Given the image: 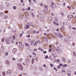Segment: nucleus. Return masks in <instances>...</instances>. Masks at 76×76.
Here are the masks:
<instances>
[{"instance_id": "nucleus-1", "label": "nucleus", "mask_w": 76, "mask_h": 76, "mask_svg": "<svg viewBox=\"0 0 76 76\" xmlns=\"http://www.w3.org/2000/svg\"><path fill=\"white\" fill-rule=\"evenodd\" d=\"M50 6L53 9H54L56 7V5L55 3H53V2H51L50 4Z\"/></svg>"}, {"instance_id": "nucleus-2", "label": "nucleus", "mask_w": 76, "mask_h": 76, "mask_svg": "<svg viewBox=\"0 0 76 76\" xmlns=\"http://www.w3.org/2000/svg\"><path fill=\"white\" fill-rule=\"evenodd\" d=\"M17 67L20 70H23V66L22 64H17Z\"/></svg>"}, {"instance_id": "nucleus-3", "label": "nucleus", "mask_w": 76, "mask_h": 76, "mask_svg": "<svg viewBox=\"0 0 76 76\" xmlns=\"http://www.w3.org/2000/svg\"><path fill=\"white\" fill-rule=\"evenodd\" d=\"M17 67L20 70H23V66L22 64H17Z\"/></svg>"}, {"instance_id": "nucleus-4", "label": "nucleus", "mask_w": 76, "mask_h": 76, "mask_svg": "<svg viewBox=\"0 0 76 76\" xmlns=\"http://www.w3.org/2000/svg\"><path fill=\"white\" fill-rule=\"evenodd\" d=\"M12 40V39L10 38V37H9V39H7L6 40V43L7 44H10V41Z\"/></svg>"}, {"instance_id": "nucleus-5", "label": "nucleus", "mask_w": 76, "mask_h": 76, "mask_svg": "<svg viewBox=\"0 0 76 76\" xmlns=\"http://www.w3.org/2000/svg\"><path fill=\"white\" fill-rule=\"evenodd\" d=\"M73 18V16L71 15H69L67 16V18L69 20H70Z\"/></svg>"}, {"instance_id": "nucleus-6", "label": "nucleus", "mask_w": 76, "mask_h": 76, "mask_svg": "<svg viewBox=\"0 0 76 76\" xmlns=\"http://www.w3.org/2000/svg\"><path fill=\"white\" fill-rule=\"evenodd\" d=\"M44 7H45V10H44V12H46L48 11V8H47V6H46V5H44Z\"/></svg>"}, {"instance_id": "nucleus-7", "label": "nucleus", "mask_w": 76, "mask_h": 76, "mask_svg": "<svg viewBox=\"0 0 76 76\" xmlns=\"http://www.w3.org/2000/svg\"><path fill=\"white\" fill-rule=\"evenodd\" d=\"M23 28V27H22V24H19V29H22Z\"/></svg>"}, {"instance_id": "nucleus-8", "label": "nucleus", "mask_w": 76, "mask_h": 76, "mask_svg": "<svg viewBox=\"0 0 76 76\" xmlns=\"http://www.w3.org/2000/svg\"><path fill=\"white\" fill-rule=\"evenodd\" d=\"M53 23H54V25H56L57 26H58V25H59V24L58 23H56L54 21H53Z\"/></svg>"}, {"instance_id": "nucleus-9", "label": "nucleus", "mask_w": 76, "mask_h": 76, "mask_svg": "<svg viewBox=\"0 0 76 76\" xmlns=\"http://www.w3.org/2000/svg\"><path fill=\"white\" fill-rule=\"evenodd\" d=\"M10 39H11V40L10 41L11 42V44H13V43H14L15 42V40H14V39H13L12 38H11L10 37Z\"/></svg>"}, {"instance_id": "nucleus-10", "label": "nucleus", "mask_w": 76, "mask_h": 76, "mask_svg": "<svg viewBox=\"0 0 76 76\" xmlns=\"http://www.w3.org/2000/svg\"><path fill=\"white\" fill-rule=\"evenodd\" d=\"M7 73L8 75H10V74H12V72H11V71L10 70H8L7 72Z\"/></svg>"}, {"instance_id": "nucleus-11", "label": "nucleus", "mask_w": 76, "mask_h": 76, "mask_svg": "<svg viewBox=\"0 0 76 76\" xmlns=\"http://www.w3.org/2000/svg\"><path fill=\"white\" fill-rule=\"evenodd\" d=\"M67 24H68V23H67V22H63V25L64 26H66V25H67Z\"/></svg>"}, {"instance_id": "nucleus-12", "label": "nucleus", "mask_w": 76, "mask_h": 76, "mask_svg": "<svg viewBox=\"0 0 76 76\" xmlns=\"http://www.w3.org/2000/svg\"><path fill=\"white\" fill-rule=\"evenodd\" d=\"M58 36L59 38H62V37H63V36H62V35H61L60 33L58 34Z\"/></svg>"}, {"instance_id": "nucleus-13", "label": "nucleus", "mask_w": 76, "mask_h": 76, "mask_svg": "<svg viewBox=\"0 0 76 76\" xmlns=\"http://www.w3.org/2000/svg\"><path fill=\"white\" fill-rule=\"evenodd\" d=\"M4 14L3 12H1L0 14V16H4Z\"/></svg>"}, {"instance_id": "nucleus-14", "label": "nucleus", "mask_w": 76, "mask_h": 76, "mask_svg": "<svg viewBox=\"0 0 76 76\" xmlns=\"http://www.w3.org/2000/svg\"><path fill=\"white\" fill-rule=\"evenodd\" d=\"M49 35H50L49 34H47V37H45L44 38V39H47V37H49V36H48Z\"/></svg>"}, {"instance_id": "nucleus-15", "label": "nucleus", "mask_w": 76, "mask_h": 76, "mask_svg": "<svg viewBox=\"0 0 76 76\" xmlns=\"http://www.w3.org/2000/svg\"><path fill=\"white\" fill-rule=\"evenodd\" d=\"M24 47V45L22 44H20L19 45V47H20V48H23Z\"/></svg>"}, {"instance_id": "nucleus-16", "label": "nucleus", "mask_w": 76, "mask_h": 76, "mask_svg": "<svg viewBox=\"0 0 76 76\" xmlns=\"http://www.w3.org/2000/svg\"><path fill=\"white\" fill-rule=\"evenodd\" d=\"M54 20L56 22H58V18H57V17H55V18Z\"/></svg>"}, {"instance_id": "nucleus-17", "label": "nucleus", "mask_w": 76, "mask_h": 76, "mask_svg": "<svg viewBox=\"0 0 76 76\" xmlns=\"http://www.w3.org/2000/svg\"><path fill=\"white\" fill-rule=\"evenodd\" d=\"M38 42L37 41L36 42L34 43V46H37V45H38Z\"/></svg>"}, {"instance_id": "nucleus-18", "label": "nucleus", "mask_w": 76, "mask_h": 76, "mask_svg": "<svg viewBox=\"0 0 76 76\" xmlns=\"http://www.w3.org/2000/svg\"><path fill=\"white\" fill-rule=\"evenodd\" d=\"M69 42H70V40L68 39H66V40L65 41V42H66V43H69Z\"/></svg>"}, {"instance_id": "nucleus-19", "label": "nucleus", "mask_w": 76, "mask_h": 76, "mask_svg": "<svg viewBox=\"0 0 76 76\" xmlns=\"http://www.w3.org/2000/svg\"><path fill=\"white\" fill-rule=\"evenodd\" d=\"M6 5L7 6V7H9L10 6V4H9V3H7V2H6Z\"/></svg>"}, {"instance_id": "nucleus-20", "label": "nucleus", "mask_w": 76, "mask_h": 76, "mask_svg": "<svg viewBox=\"0 0 76 76\" xmlns=\"http://www.w3.org/2000/svg\"><path fill=\"white\" fill-rule=\"evenodd\" d=\"M48 19L50 21L52 20V17H50L48 18Z\"/></svg>"}, {"instance_id": "nucleus-21", "label": "nucleus", "mask_w": 76, "mask_h": 76, "mask_svg": "<svg viewBox=\"0 0 76 76\" xmlns=\"http://www.w3.org/2000/svg\"><path fill=\"white\" fill-rule=\"evenodd\" d=\"M6 63L8 65H9V64H10V62H9V61L8 60H7Z\"/></svg>"}, {"instance_id": "nucleus-22", "label": "nucleus", "mask_w": 76, "mask_h": 76, "mask_svg": "<svg viewBox=\"0 0 76 76\" xmlns=\"http://www.w3.org/2000/svg\"><path fill=\"white\" fill-rule=\"evenodd\" d=\"M51 53L52 54H53V55H55V54H56V52L54 51H53L51 52Z\"/></svg>"}, {"instance_id": "nucleus-23", "label": "nucleus", "mask_w": 76, "mask_h": 76, "mask_svg": "<svg viewBox=\"0 0 76 76\" xmlns=\"http://www.w3.org/2000/svg\"><path fill=\"white\" fill-rule=\"evenodd\" d=\"M67 65L66 64H64L63 65V67L64 68V67H67Z\"/></svg>"}, {"instance_id": "nucleus-24", "label": "nucleus", "mask_w": 76, "mask_h": 76, "mask_svg": "<svg viewBox=\"0 0 76 76\" xmlns=\"http://www.w3.org/2000/svg\"><path fill=\"white\" fill-rule=\"evenodd\" d=\"M5 55L6 56H7L9 55V53H8V52H6L5 53Z\"/></svg>"}, {"instance_id": "nucleus-25", "label": "nucleus", "mask_w": 76, "mask_h": 76, "mask_svg": "<svg viewBox=\"0 0 76 76\" xmlns=\"http://www.w3.org/2000/svg\"><path fill=\"white\" fill-rule=\"evenodd\" d=\"M12 38L14 40H15V39H16V37H15V35H13V37H12Z\"/></svg>"}, {"instance_id": "nucleus-26", "label": "nucleus", "mask_w": 76, "mask_h": 76, "mask_svg": "<svg viewBox=\"0 0 76 76\" xmlns=\"http://www.w3.org/2000/svg\"><path fill=\"white\" fill-rule=\"evenodd\" d=\"M40 20L42 22H43V21L44 20V19H43V18H40Z\"/></svg>"}, {"instance_id": "nucleus-27", "label": "nucleus", "mask_w": 76, "mask_h": 76, "mask_svg": "<svg viewBox=\"0 0 76 76\" xmlns=\"http://www.w3.org/2000/svg\"><path fill=\"white\" fill-rule=\"evenodd\" d=\"M59 50H60V48L58 47H57L56 49V51H58Z\"/></svg>"}, {"instance_id": "nucleus-28", "label": "nucleus", "mask_w": 76, "mask_h": 76, "mask_svg": "<svg viewBox=\"0 0 76 76\" xmlns=\"http://www.w3.org/2000/svg\"><path fill=\"white\" fill-rule=\"evenodd\" d=\"M38 49H39V50H40L41 51H44V50L41 48H39Z\"/></svg>"}, {"instance_id": "nucleus-29", "label": "nucleus", "mask_w": 76, "mask_h": 76, "mask_svg": "<svg viewBox=\"0 0 76 76\" xmlns=\"http://www.w3.org/2000/svg\"><path fill=\"white\" fill-rule=\"evenodd\" d=\"M62 60L63 61H66V58H65L64 57H63L62 58Z\"/></svg>"}, {"instance_id": "nucleus-30", "label": "nucleus", "mask_w": 76, "mask_h": 76, "mask_svg": "<svg viewBox=\"0 0 76 76\" xmlns=\"http://www.w3.org/2000/svg\"><path fill=\"white\" fill-rule=\"evenodd\" d=\"M17 51V50L15 49H14L13 50V52L14 53H16Z\"/></svg>"}, {"instance_id": "nucleus-31", "label": "nucleus", "mask_w": 76, "mask_h": 76, "mask_svg": "<svg viewBox=\"0 0 76 76\" xmlns=\"http://www.w3.org/2000/svg\"><path fill=\"white\" fill-rule=\"evenodd\" d=\"M4 38H3L1 40V42H4Z\"/></svg>"}, {"instance_id": "nucleus-32", "label": "nucleus", "mask_w": 76, "mask_h": 76, "mask_svg": "<svg viewBox=\"0 0 76 76\" xmlns=\"http://www.w3.org/2000/svg\"><path fill=\"white\" fill-rule=\"evenodd\" d=\"M25 45L27 47H29V45L28 44V43H26L25 44Z\"/></svg>"}, {"instance_id": "nucleus-33", "label": "nucleus", "mask_w": 76, "mask_h": 76, "mask_svg": "<svg viewBox=\"0 0 76 76\" xmlns=\"http://www.w3.org/2000/svg\"><path fill=\"white\" fill-rule=\"evenodd\" d=\"M2 74H3V76H4L6 75V73H5V72H2Z\"/></svg>"}, {"instance_id": "nucleus-34", "label": "nucleus", "mask_w": 76, "mask_h": 76, "mask_svg": "<svg viewBox=\"0 0 76 76\" xmlns=\"http://www.w3.org/2000/svg\"><path fill=\"white\" fill-rule=\"evenodd\" d=\"M31 62L32 63V64H34V59H32Z\"/></svg>"}, {"instance_id": "nucleus-35", "label": "nucleus", "mask_w": 76, "mask_h": 76, "mask_svg": "<svg viewBox=\"0 0 76 76\" xmlns=\"http://www.w3.org/2000/svg\"><path fill=\"white\" fill-rule=\"evenodd\" d=\"M4 18L5 19H7L8 16L7 15H5L4 16Z\"/></svg>"}, {"instance_id": "nucleus-36", "label": "nucleus", "mask_w": 76, "mask_h": 76, "mask_svg": "<svg viewBox=\"0 0 76 76\" xmlns=\"http://www.w3.org/2000/svg\"><path fill=\"white\" fill-rule=\"evenodd\" d=\"M22 61H23V58H21L19 60V61L20 62Z\"/></svg>"}, {"instance_id": "nucleus-37", "label": "nucleus", "mask_w": 76, "mask_h": 76, "mask_svg": "<svg viewBox=\"0 0 76 76\" xmlns=\"http://www.w3.org/2000/svg\"><path fill=\"white\" fill-rule=\"evenodd\" d=\"M34 41L33 40H31V44H33V43H34Z\"/></svg>"}, {"instance_id": "nucleus-38", "label": "nucleus", "mask_w": 76, "mask_h": 76, "mask_svg": "<svg viewBox=\"0 0 76 76\" xmlns=\"http://www.w3.org/2000/svg\"><path fill=\"white\" fill-rule=\"evenodd\" d=\"M13 9L14 10H15V9H16V7L15 6L13 7Z\"/></svg>"}, {"instance_id": "nucleus-39", "label": "nucleus", "mask_w": 76, "mask_h": 76, "mask_svg": "<svg viewBox=\"0 0 76 76\" xmlns=\"http://www.w3.org/2000/svg\"><path fill=\"white\" fill-rule=\"evenodd\" d=\"M31 15H32V16L33 17H35V16H34V13H33V12H32V13H31Z\"/></svg>"}, {"instance_id": "nucleus-40", "label": "nucleus", "mask_w": 76, "mask_h": 76, "mask_svg": "<svg viewBox=\"0 0 76 76\" xmlns=\"http://www.w3.org/2000/svg\"><path fill=\"white\" fill-rule=\"evenodd\" d=\"M26 29H28V28H29V25H26Z\"/></svg>"}, {"instance_id": "nucleus-41", "label": "nucleus", "mask_w": 76, "mask_h": 76, "mask_svg": "<svg viewBox=\"0 0 76 76\" xmlns=\"http://www.w3.org/2000/svg\"><path fill=\"white\" fill-rule=\"evenodd\" d=\"M73 54L74 56H76V53H75V52H73Z\"/></svg>"}, {"instance_id": "nucleus-42", "label": "nucleus", "mask_w": 76, "mask_h": 76, "mask_svg": "<svg viewBox=\"0 0 76 76\" xmlns=\"http://www.w3.org/2000/svg\"><path fill=\"white\" fill-rule=\"evenodd\" d=\"M56 61H57V62H60V60L59 59H57Z\"/></svg>"}, {"instance_id": "nucleus-43", "label": "nucleus", "mask_w": 76, "mask_h": 76, "mask_svg": "<svg viewBox=\"0 0 76 76\" xmlns=\"http://www.w3.org/2000/svg\"><path fill=\"white\" fill-rule=\"evenodd\" d=\"M72 29H73V30H76V28H75V27H72Z\"/></svg>"}, {"instance_id": "nucleus-44", "label": "nucleus", "mask_w": 76, "mask_h": 76, "mask_svg": "<svg viewBox=\"0 0 76 76\" xmlns=\"http://www.w3.org/2000/svg\"><path fill=\"white\" fill-rule=\"evenodd\" d=\"M59 66H61V67H62V66H63V64L61 63H60L59 64Z\"/></svg>"}, {"instance_id": "nucleus-45", "label": "nucleus", "mask_w": 76, "mask_h": 76, "mask_svg": "<svg viewBox=\"0 0 76 76\" xmlns=\"http://www.w3.org/2000/svg\"><path fill=\"white\" fill-rule=\"evenodd\" d=\"M27 10H31V8H30L29 7H28Z\"/></svg>"}, {"instance_id": "nucleus-46", "label": "nucleus", "mask_w": 76, "mask_h": 76, "mask_svg": "<svg viewBox=\"0 0 76 76\" xmlns=\"http://www.w3.org/2000/svg\"><path fill=\"white\" fill-rule=\"evenodd\" d=\"M20 19H22V18H23V16L22 15H20Z\"/></svg>"}, {"instance_id": "nucleus-47", "label": "nucleus", "mask_w": 76, "mask_h": 76, "mask_svg": "<svg viewBox=\"0 0 76 76\" xmlns=\"http://www.w3.org/2000/svg\"><path fill=\"white\" fill-rule=\"evenodd\" d=\"M61 14L63 16H64V14L63 13V12H61Z\"/></svg>"}, {"instance_id": "nucleus-48", "label": "nucleus", "mask_w": 76, "mask_h": 76, "mask_svg": "<svg viewBox=\"0 0 76 76\" xmlns=\"http://www.w3.org/2000/svg\"><path fill=\"white\" fill-rule=\"evenodd\" d=\"M33 51H37V49H33Z\"/></svg>"}, {"instance_id": "nucleus-49", "label": "nucleus", "mask_w": 76, "mask_h": 76, "mask_svg": "<svg viewBox=\"0 0 76 76\" xmlns=\"http://www.w3.org/2000/svg\"><path fill=\"white\" fill-rule=\"evenodd\" d=\"M67 7H68V9H69V10L71 9V7H70V6H68Z\"/></svg>"}, {"instance_id": "nucleus-50", "label": "nucleus", "mask_w": 76, "mask_h": 76, "mask_svg": "<svg viewBox=\"0 0 76 76\" xmlns=\"http://www.w3.org/2000/svg\"><path fill=\"white\" fill-rule=\"evenodd\" d=\"M64 26H62L61 27V29H62V30H64Z\"/></svg>"}, {"instance_id": "nucleus-51", "label": "nucleus", "mask_w": 76, "mask_h": 76, "mask_svg": "<svg viewBox=\"0 0 76 76\" xmlns=\"http://www.w3.org/2000/svg\"><path fill=\"white\" fill-rule=\"evenodd\" d=\"M31 37V36L30 35H28L26 36V37H27L28 38H29Z\"/></svg>"}, {"instance_id": "nucleus-52", "label": "nucleus", "mask_w": 76, "mask_h": 76, "mask_svg": "<svg viewBox=\"0 0 76 76\" xmlns=\"http://www.w3.org/2000/svg\"><path fill=\"white\" fill-rule=\"evenodd\" d=\"M8 12L7 11H5L4 12L5 13H8Z\"/></svg>"}, {"instance_id": "nucleus-53", "label": "nucleus", "mask_w": 76, "mask_h": 76, "mask_svg": "<svg viewBox=\"0 0 76 76\" xmlns=\"http://www.w3.org/2000/svg\"><path fill=\"white\" fill-rule=\"evenodd\" d=\"M57 67L58 69H60V66L58 65V66Z\"/></svg>"}, {"instance_id": "nucleus-54", "label": "nucleus", "mask_w": 76, "mask_h": 76, "mask_svg": "<svg viewBox=\"0 0 76 76\" xmlns=\"http://www.w3.org/2000/svg\"><path fill=\"white\" fill-rule=\"evenodd\" d=\"M43 53L44 54H46V53H47V51H44L43 52Z\"/></svg>"}, {"instance_id": "nucleus-55", "label": "nucleus", "mask_w": 76, "mask_h": 76, "mask_svg": "<svg viewBox=\"0 0 76 76\" xmlns=\"http://www.w3.org/2000/svg\"><path fill=\"white\" fill-rule=\"evenodd\" d=\"M45 58H46V59H47V58H48V56H46L45 57Z\"/></svg>"}, {"instance_id": "nucleus-56", "label": "nucleus", "mask_w": 76, "mask_h": 76, "mask_svg": "<svg viewBox=\"0 0 76 76\" xmlns=\"http://www.w3.org/2000/svg\"><path fill=\"white\" fill-rule=\"evenodd\" d=\"M66 72V71H65L64 70L62 71V73H64V72Z\"/></svg>"}, {"instance_id": "nucleus-57", "label": "nucleus", "mask_w": 76, "mask_h": 76, "mask_svg": "<svg viewBox=\"0 0 76 76\" xmlns=\"http://www.w3.org/2000/svg\"><path fill=\"white\" fill-rule=\"evenodd\" d=\"M52 51V50L50 49L49 50V52H51Z\"/></svg>"}, {"instance_id": "nucleus-58", "label": "nucleus", "mask_w": 76, "mask_h": 76, "mask_svg": "<svg viewBox=\"0 0 76 76\" xmlns=\"http://www.w3.org/2000/svg\"><path fill=\"white\" fill-rule=\"evenodd\" d=\"M33 33H34V34H35V33H36V30H34L33 31Z\"/></svg>"}, {"instance_id": "nucleus-59", "label": "nucleus", "mask_w": 76, "mask_h": 76, "mask_svg": "<svg viewBox=\"0 0 76 76\" xmlns=\"http://www.w3.org/2000/svg\"><path fill=\"white\" fill-rule=\"evenodd\" d=\"M29 61V60L28 59H26V61Z\"/></svg>"}, {"instance_id": "nucleus-60", "label": "nucleus", "mask_w": 76, "mask_h": 76, "mask_svg": "<svg viewBox=\"0 0 76 76\" xmlns=\"http://www.w3.org/2000/svg\"><path fill=\"white\" fill-rule=\"evenodd\" d=\"M50 65L51 66V67H53V65L52 64H50Z\"/></svg>"}, {"instance_id": "nucleus-61", "label": "nucleus", "mask_w": 76, "mask_h": 76, "mask_svg": "<svg viewBox=\"0 0 76 76\" xmlns=\"http://www.w3.org/2000/svg\"><path fill=\"white\" fill-rule=\"evenodd\" d=\"M22 35H23V34H22V33L20 34V37H21L22 36Z\"/></svg>"}, {"instance_id": "nucleus-62", "label": "nucleus", "mask_w": 76, "mask_h": 76, "mask_svg": "<svg viewBox=\"0 0 76 76\" xmlns=\"http://www.w3.org/2000/svg\"><path fill=\"white\" fill-rule=\"evenodd\" d=\"M53 69H54V70H56V71H57V69H56V68L54 67V68H53Z\"/></svg>"}, {"instance_id": "nucleus-63", "label": "nucleus", "mask_w": 76, "mask_h": 76, "mask_svg": "<svg viewBox=\"0 0 76 76\" xmlns=\"http://www.w3.org/2000/svg\"><path fill=\"white\" fill-rule=\"evenodd\" d=\"M51 16H54V15H54V14L51 13Z\"/></svg>"}, {"instance_id": "nucleus-64", "label": "nucleus", "mask_w": 76, "mask_h": 76, "mask_svg": "<svg viewBox=\"0 0 76 76\" xmlns=\"http://www.w3.org/2000/svg\"><path fill=\"white\" fill-rule=\"evenodd\" d=\"M56 45H58V42H56Z\"/></svg>"}]
</instances>
